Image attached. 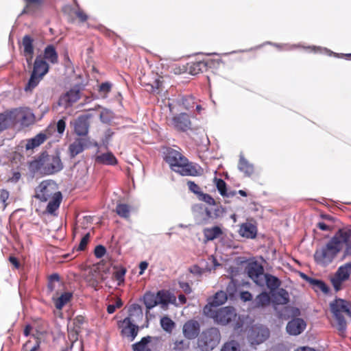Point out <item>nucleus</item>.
I'll return each mask as SVG.
<instances>
[{"label":"nucleus","instance_id":"nucleus-20","mask_svg":"<svg viewBox=\"0 0 351 351\" xmlns=\"http://www.w3.org/2000/svg\"><path fill=\"white\" fill-rule=\"evenodd\" d=\"M272 302L275 304H287L289 301V295L285 289L271 292Z\"/></svg>","mask_w":351,"mask_h":351},{"label":"nucleus","instance_id":"nucleus-59","mask_svg":"<svg viewBox=\"0 0 351 351\" xmlns=\"http://www.w3.org/2000/svg\"><path fill=\"white\" fill-rule=\"evenodd\" d=\"M240 298L243 302L251 301L252 300V295L249 291H241L240 293Z\"/></svg>","mask_w":351,"mask_h":351},{"label":"nucleus","instance_id":"nucleus-35","mask_svg":"<svg viewBox=\"0 0 351 351\" xmlns=\"http://www.w3.org/2000/svg\"><path fill=\"white\" fill-rule=\"evenodd\" d=\"M221 234L222 231L218 226H214L204 230V236L208 241H213L219 237Z\"/></svg>","mask_w":351,"mask_h":351},{"label":"nucleus","instance_id":"nucleus-63","mask_svg":"<svg viewBox=\"0 0 351 351\" xmlns=\"http://www.w3.org/2000/svg\"><path fill=\"white\" fill-rule=\"evenodd\" d=\"M76 16L80 19L82 22H84L87 20L88 16L84 13L83 11L78 10L75 12Z\"/></svg>","mask_w":351,"mask_h":351},{"label":"nucleus","instance_id":"nucleus-8","mask_svg":"<svg viewBox=\"0 0 351 351\" xmlns=\"http://www.w3.org/2000/svg\"><path fill=\"white\" fill-rule=\"evenodd\" d=\"M35 197L41 202H47L60 193L58 191V186L52 180H44L36 187Z\"/></svg>","mask_w":351,"mask_h":351},{"label":"nucleus","instance_id":"nucleus-21","mask_svg":"<svg viewBox=\"0 0 351 351\" xmlns=\"http://www.w3.org/2000/svg\"><path fill=\"white\" fill-rule=\"evenodd\" d=\"M238 169L247 177L252 176L254 171V165L250 163L242 154H240Z\"/></svg>","mask_w":351,"mask_h":351},{"label":"nucleus","instance_id":"nucleus-4","mask_svg":"<svg viewBox=\"0 0 351 351\" xmlns=\"http://www.w3.org/2000/svg\"><path fill=\"white\" fill-rule=\"evenodd\" d=\"M31 167L45 175H52L60 171L64 165L59 155L44 152L31 163Z\"/></svg>","mask_w":351,"mask_h":351},{"label":"nucleus","instance_id":"nucleus-46","mask_svg":"<svg viewBox=\"0 0 351 351\" xmlns=\"http://www.w3.org/2000/svg\"><path fill=\"white\" fill-rule=\"evenodd\" d=\"M130 317L134 315L137 317L143 316V311L141 306L138 304H133L131 305L129 309Z\"/></svg>","mask_w":351,"mask_h":351},{"label":"nucleus","instance_id":"nucleus-40","mask_svg":"<svg viewBox=\"0 0 351 351\" xmlns=\"http://www.w3.org/2000/svg\"><path fill=\"white\" fill-rule=\"evenodd\" d=\"M150 339L151 337L149 336L143 337L140 341L132 345L133 351H145L147 348V345L149 343Z\"/></svg>","mask_w":351,"mask_h":351},{"label":"nucleus","instance_id":"nucleus-24","mask_svg":"<svg viewBox=\"0 0 351 351\" xmlns=\"http://www.w3.org/2000/svg\"><path fill=\"white\" fill-rule=\"evenodd\" d=\"M227 299L228 296L226 293L223 291H219L210 299L206 306H211L213 308H217L219 306L224 304Z\"/></svg>","mask_w":351,"mask_h":351},{"label":"nucleus","instance_id":"nucleus-1","mask_svg":"<svg viewBox=\"0 0 351 351\" xmlns=\"http://www.w3.org/2000/svg\"><path fill=\"white\" fill-rule=\"evenodd\" d=\"M343 245L345 248L341 261L351 257V229L349 228L339 229L324 246L317 249L314 254L315 261L322 266H328L341 250Z\"/></svg>","mask_w":351,"mask_h":351},{"label":"nucleus","instance_id":"nucleus-50","mask_svg":"<svg viewBox=\"0 0 351 351\" xmlns=\"http://www.w3.org/2000/svg\"><path fill=\"white\" fill-rule=\"evenodd\" d=\"M126 273V269L123 267L120 268L117 271H116L114 274V276L117 280L119 281L118 285H120L121 283L124 282V276Z\"/></svg>","mask_w":351,"mask_h":351},{"label":"nucleus","instance_id":"nucleus-61","mask_svg":"<svg viewBox=\"0 0 351 351\" xmlns=\"http://www.w3.org/2000/svg\"><path fill=\"white\" fill-rule=\"evenodd\" d=\"M313 51L315 52V53H317V52H319V53H323V52H326L327 53H328L329 55H331L332 53H334L332 51L327 49L326 48H322V47H311Z\"/></svg>","mask_w":351,"mask_h":351},{"label":"nucleus","instance_id":"nucleus-53","mask_svg":"<svg viewBox=\"0 0 351 351\" xmlns=\"http://www.w3.org/2000/svg\"><path fill=\"white\" fill-rule=\"evenodd\" d=\"M206 215L209 218H216L219 216L221 210L219 208H206Z\"/></svg>","mask_w":351,"mask_h":351},{"label":"nucleus","instance_id":"nucleus-42","mask_svg":"<svg viewBox=\"0 0 351 351\" xmlns=\"http://www.w3.org/2000/svg\"><path fill=\"white\" fill-rule=\"evenodd\" d=\"M182 104L186 110L194 108L196 104L195 99L191 95L184 96L182 98Z\"/></svg>","mask_w":351,"mask_h":351},{"label":"nucleus","instance_id":"nucleus-14","mask_svg":"<svg viewBox=\"0 0 351 351\" xmlns=\"http://www.w3.org/2000/svg\"><path fill=\"white\" fill-rule=\"evenodd\" d=\"M306 328V322L302 318L295 317L288 322L286 331L289 335L298 336Z\"/></svg>","mask_w":351,"mask_h":351},{"label":"nucleus","instance_id":"nucleus-18","mask_svg":"<svg viewBox=\"0 0 351 351\" xmlns=\"http://www.w3.org/2000/svg\"><path fill=\"white\" fill-rule=\"evenodd\" d=\"M172 125L178 130L186 131L191 127V121L187 114L180 113L173 117Z\"/></svg>","mask_w":351,"mask_h":351},{"label":"nucleus","instance_id":"nucleus-10","mask_svg":"<svg viewBox=\"0 0 351 351\" xmlns=\"http://www.w3.org/2000/svg\"><path fill=\"white\" fill-rule=\"evenodd\" d=\"M269 337V329L262 325L253 326L248 332V340L252 345L264 342Z\"/></svg>","mask_w":351,"mask_h":351},{"label":"nucleus","instance_id":"nucleus-15","mask_svg":"<svg viewBox=\"0 0 351 351\" xmlns=\"http://www.w3.org/2000/svg\"><path fill=\"white\" fill-rule=\"evenodd\" d=\"M80 98V92L78 87H73L64 93L59 99L58 104L64 108L72 106Z\"/></svg>","mask_w":351,"mask_h":351},{"label":"nucleus","instance_id":"nucleus-12","mask_svg":"<svg viewBox=\"0 0 351 351\" xmlns=\"http://www.w3.org/2000/svg\"><path fill=\"white\" fill-rule=\"evenodd\" d=\"M92 145V142L89 138H77L70 144L69 147V152L71 158H74L77 155L82 153L85 149L88 148ZM93 145L99 147L97 142H94Z\"/></svg>","mask_w":351,"mask_h":351},{"label":"nucleus","instance_id":"nucleus-56","mask_svg":"<svg viewBox=\"0 0 351 351\" xmlns=\"http://www.w3.org/2000/svg\"><path fill=\"white\" fill-rule=\"evenodd\" d=\"M269 44L273 45H274L275 47H276L278 48L282 47L283 49H285V50H292V49H295L297 47H300V45H290L289 44L279 45V44L271 43H269Z\"/></svg>","mask_w":351,"mask_h":351},{"label":"nucleus","instance_id":"nucleus-16","mask_svg":"<svg viewBox=\"0 0 351 351\" xmlns=\"http://www.w3.org/2000/svg\"><path fill=\"white\" fill-rule=\"evenodd\" d=\"M200 325L194 319L187 321L183 326L182 333L189 340L195 339L199 334Z\"/></svg>","mask_w":351,"mask_h":351},{"label":"nucleus","instance_id":"nucleus-51","mask_svg":"<svg viewBox=\"0 0 351 351\" xmlns=\"http://www.w3.org/2000/svg\"><path fill=\"white\" fill-rule=\"evenodd\" d=\"M90 233L86 234L82 239H81V241L77 248V251H83L85 250L89 239H90Z\"/></svg>","mask_w":351,"mask_h":351},{"label":"nucleus","instance_id":"nucleus-54","mask_svg":"<svg viewBox=\"0 0 351 351\" xmlns=\"http://www.w3.org/2000/svg\"><path fill=\"white\" fill-rule=\"evenodd\" d=\"M188 187L191 191L193 193L199 195L202 191H200V189L197 184H196L194 182L189 181L187 182Z\"/></svg>","mask_w":351,"mask_h":351},{"label":"nucleus","instance_id":"nucleus-62","mask_svg":"<svg viewBox=\"0 0 351 351\" xmlns=\"http://www.w3.org/2000/svg\"><path fill=\"white\" fill-rule=\"evenodd\" d=\"M161 85V82L159 80H156L154 84L151 85V90L153 93H158V90Z\"/></svg>","mask_w":351,"mask_h":351},{"label":"nucleus","instance_id":"nucleus-43","mask_svg":"<svg viewBox=\"0 0 351 351\" xmlns=\"http://www.w3.org/2000/svg\"><path fill=\"white\" fill-rule=\"evenodd\" d=\"M221 351H240V345L236 341H230L224 343Z\"/></svg>","mask_w":351,"mask_h":351},{"label":"nucleus","instance_id":"nucleus-26","mask_svg":"<svg viewBox=\"0 0 351 351\" xmlns=\"http://www.w3.org/2000/svg\"><path fill=\"white\" fill-rule=\"evenodd\" d=\"M95 160L97 162L106 165H114L117 163V160L115 156L111 152H107L98 155L96 156Z\"/></svg>","mask_w":351,"mask_h":351},{"label":"nucleus","instance_id":"nucleus-28","mask_svg":"<svg viewBox=\"0 0 351 351\" xmlns=\"http://www.w3.org/2000/svg\"><path fill=\"white\" fill-rule=\"evenodd\" d=\"M43 58L51 64H56L58 62V56L53 45H49L45 47L44 50V58Z\"/></svg>","mask_w":351,"mask_h":351},{"label":"nucleus","instance_id":"nucleus-30","mask_svg":"<svg viewBox=\"0 0 351 351\" xmlns=\"http://www.w3.org/2000/svg\"><path fill=\"white\" fill-rule=\"evenodd\" d=\"M302 277L315 288L321 290L324 293H328L329 292L328 287L322 280L308 277L305 274H302Z\"/></svg>","mask_w":351,"mask_h":351},{"label":"nucleus","instance_id":"nucleus-3","mask_svg":"<svg viewBox=\"0 0 351 351\" xmlns=\"http://www.w3.org/2000/svg\"><path fill=\"white\" fill-rule=\"evenodd\" d=\"M204 314L214 319L215 322L226 325L232 323L234 328L238 330L243 326V321L237 316L235 309L231 306L219 308H213L211 306H205L203 309Z\"/></svg>","mask_w":351,"mask_h":351},{"label":"nucleus","instance_id":"nucleus-25","mask_svg":"<svg viewBox=\"0 0 351 351\" xmlns=\"http://www.w3.org/2000/svg\"><path fill=\"white\" fill-rule=\"evenodd\" d=\"M271 300L269 294L263 291L256 297L253 302L254 306L256 308H264L270 304Z\"/></svg>","mask_w":351,"mask_h":351},{"label":"nucleus","instance_id":"nucleus-5","mask_svg":"<svg viewBox=\"0 0 351 351\" xmlns=\"http://www.w3.org/2000/svg\"><path fill=\"white\" fill-rule=\"evenodd\" d=\"M330 308L337 321V329L340 333H343L346 330L347 323L342 313H345L351 317V303L347 300L338 298L330 302Z\"/></svg>","mask_w":351,"mask_h":351},{"label":"nucleus","instance_id":"nucleus-37","mask_svg":"<svg viewBox=\"0 0 351 351\" xmlns=\"http://www.w3.org/2000/svg\"><path fill=\"white\" fill-rule=\"evenodd\" d=\"M189 339H178L173 343V350L175 351H186L189 348Z\"/></svg>","mask_w":351,"mask_h":351},{"label":"nucleus","instance_id":"nucleus-34","mask_svg":"<svg viewBox=\"0 0 351 351\" xmlns=\"http://www.w3.org/2000/svg\"><path fill=\"white\" fill-rule=\"evenodd\" d=\"M71 298L72 293L70 292H64L61 294V295L55 300L56 308L58 310H61L63 306L70 301Z\"/></svg>","mask_w":351,"mask_h":351},{"label":"nucleus","instance_id":"nucleus-39","mask_svg":"<svg viewBox=\"0 0 351 351\" xmlns=\"http://www.w3.org/2000/svg\"><path fill=\"white\" fill-rule=\"evenodd\" d=\"M160 326L167 332H171L175 327V323L169 317L165 316L160 319Z\"/></svg>","mask_w":351,"mask_h":351},{"label":"nucleus","instance_id":"nucleus-13","mask_svg":"<svg viewBox=\"0 0 351 351\" xmlns=\"http://www.w3.org/2000/svg\"><path fill=\"white\" fill-rule=\"evenodd\" d=\"M248 276L258 286L263 287L264 269L261 265L254 261L247 264L245 268Z\"/></svg>","mask_w":351,"mask_h":351},{"label":"nucleus","instance_id":"nucleus-27","mask_svg":"<svg viewBox=\"0 0 351 351\" xmlns=\"http://www.w3.org/2000/svg\"><path fill=\"white\" fill-rule=\"evenodd\" d=\"M33 339H29L23 345L22 351H38L40 345V339L34 334L31 335Z\"/></svg>","mask_w":351,"mask_h":351},{"label":"nucleus","instance_id":"nucleus-19","mask_svg":"<svg viewBox=\"0 0 351 351\" xmlns=\"http://www.w3.org/2000/svg\"><path fill=\"white\" fill-rule=\"evenodd\" d=\"M89 115L80 116L74 123V130L78 136H86L88 132L89 124L88 119Z\"/></svg>","mask_w":351,"mask_h":351},{"label":"nucleus","instance_id":"nucleus-22","mask_svg":"<svg viewBox=\"0 0 351 351\" xmlns=\"http://www.w3.org/2000/svg\"><path fill=\"white\" fill-rule=\"evenodd\" d=\"M263 286L267 285L271 292L276 290L280 286L281 282L278 278L269 274H265L263 278Z\"/></svg>","mask_w":351,"mask_h":351},{"label":"nucleus","instance_id":"nucleus-57","mask_svg":"<svg viewBox=\"0 0 351 351\" xmlns=\"http://www.w3.org/2000/svg\"><path fill=\"white\" fill-rule=\"evenodd\" d=\"M9 192L7 190H1L0 192V200L3 204L4 207L6 206V201L9 198Z\"/></svg>","mask_w":351,"mask_h":351},{"label":"nucleus","instance_id":"nucleus-60","mask_svg":"<svg viewBox=\"0 0 351 351\" xmlns=\"http://www.w3.org/2000/svg\"><path fill=\"white\" fill-rule=\"evenodd\" d=\"M179 287L186 293H190L191 292V289L188 282H180Z\"/></svg>","mask_w":351,"mask_h":351},{"label":"nucleus","instance_id":"nucleus-48","mask_svg":"<svg viewBox=\"0 0 351 351\" xmlns=\"http://www.w3.org/2000/svg\"><path fill=\"white\" fill-rule=\"evenodd\" d=\"M216 181V186L219 192V193L223 196L224 195H226V191H227V186L226 183L222 180V179H217L215 178Z\"/></svg>","mask_w":351,"mask_h":351},{"label":"nucleus","instance_id":"nucleus-9","mask_svg":"<svg viewBox=\"0 0 351 351\" xmlns=\"http://www.w3.org/2000/svg\"><path fill=\"white\" fill-rule=\"evenodd\" d=\"M351 274V262L340 266L331 278V283L336 291L341 289L342 283L348 280Z\"/></svg>","mask_w":351,"mask_h":351},{"label":"nucleus","instance_id":"nucleus-2","mask_svg":"<svg viewBox=\"0 0 351 351\" xmlns=\"http://www.w3.org/2000/svg\"><path fill=\"white\" fill-rule=\"evenodd\" d=\"M164 160L170 169L183 176H196L200 174L201 167L189 162L180 152L171 147H165L163 151Z\"/></svg>","mask_w":351,"mask_h":351},{"label":"nucleus","instance_id":"nucleus-17","mask_svg":"<svg viewBox=\"0 0 351 351\" xmlns=\"http://www.w3.org/2000/svg\"><path fill=\"white\" fill-rule=\"evenodd\" d=\"M138 326L134 324V321L131 317H125L122 321V335L130 337L131 341H133L138 335Z\"/></svg>","mask_w":351,"mask_h":351},{"label":"nucleus","instance_id":"nucleus-44","mask_svg":"<svg viewBox=\"0 0 351 351\" xmlns=\"http://www.w3.org/2000/svg\"><path fill=\"white\" fill-rule=\"evenodd\" d=\"M113 117V113L108 109H103L99 115L100 121L104 123H109Z\"/></svg>","mask_w":351,"mask_h":351},{"label":"nucleus","instance_id":"nucleus-36","mask_svg":"<svg viewBox=\"0 0 351 351\" xmlns=\"http://www.w3.org/2000/svg\"><path fill=\"white\" fill-rule=\"evenodd\" d=\"M157 298L154 293L151 292L146 293L143 296V302L148 310H150L158 305Z\"/></svg>","mask_w":351,"mask_h":351},{"label":"nucleus","instance_id":"nucleus-23","mask_svg":"<svg viewBox=\"0 0 351 351\" xmlns=\"http://www.w3.org/2000/svg\"><path fill=\"white\" fill-rule=\"evenodd\" d=\"M239 234L243 237L254 239L256 235V228L252 223H243L239 229Z\"/></svg>","mask_w":351,"mask_h":351},{"label":"nucleus","instance_id":"nucleus-32","mask_svg":"<svg viewBox=\"0 0 351 351\" xmlns=\"http://www.w3.org/2000/svg\"><path fill=\"white\" fill-rule=\"evenodd\" d=\"M10 121L14 122L12 110L3 113H0V131L5 130Z\"/></svg>","mask_w":351,"mask_h":351},{"label":"nucleus","instance_id":"nucleus-38","mask_svg":"<svg viewBox=\"0 0 351 351\" xmlns=\"http://www.w3.org/2000/svg\"><path fill=\"white\" fill-rule=\"evenodd\" d=\"M207 69V63L204 61H199L193 63L189 67V73L192 75H196L199 72H203Z\"/></svg>","mask_w":351,"mask_h":351},{"label":"nucleus","instance_id":"nucleus-7","mask_svg":"<svg viewBox=\"0 0 351 351\" xmlns=\"http://www.w3.org/2000/svg\"><path fill=\"white\" fill-rule=\"evenodd\" d=\"M49 66L47 61L41 56H36L33 64L32 72L25 88V90H31L36 87L43 77L49 72Z\"/></svg>","mask_w":351,"mask_h":351},{"label":"nucleus","instance_id":"nucleus-33","mask_svg":"<svg viewBox=\"0 0 351 351\" xmlns=\"http://www.w3.org/2000/svg\"><path fill=\"white\" fill-rule=\"evenodd\" d=\"M34 40L29 35H25L22 40L24 54H34Z\"/></svg>","mask_w":351,"mask_h":351},{"label":"nucleus","instance_id":"nucleus-64","mask_svg":"<svg viewBox=\"0 0 351 351\" xmlns=\"http://www.w3.org/2000/svg\"><path fill=\"white\" fill-rule=\"evenodd\" d=\"M111 88V84L108 82L102 83L100 85V90L103 92H109Z\"/></svg>","mask_w":351,"mask_h":351},{"label":"nucleus","instance_id":"nucleus-11","mask_svg":"<svg viewBox=\"0 0 351 351\" xmlns=\"http://www.w3.org/2000/svg\"><path fill=\"white\" fill-rule=\"evenodd\" d=\"M13 121H19L23 126H29L34 123L35 117L28 108H18L12 110Z\"/></svg>","mask_w":351,"mask_h":351},{"label":"nucleus","instance_id":"nucleus-41","mask_svg":"<svg viewBox=\"0 0 351 351\" xmlns=\"http://www.w3.org/2000/svg\"><path fill=\"white\" fill-rule=\"evenodd\" d=\"M116 213L121 217L128 218L130 213V207L125 204H119L116 207Z\"/></svg>","mask_w":351,"mask_h":351},{"label":"nucleus","instance_id":"nucleus-49","mask_svg":"<svg viewBox=\"0 0 351 351\" xmlns=\"http://www.w3.org/2000/svg\"><path fill=\"white\" fill-rule=\"evenodd\" d=\"M199 199L201 201H203L210 206H215V199L208 194L201 193L199 195Z\"/></svg>","mask_w":351,"mask_h":351},{"label":"nucleus","instance_id":"nucleus-29","mask_svg":"<svg viewBox=\"0 0 351 351\" xmlns=\"http://www.w3.org/2000/svg\"><path fill=\"white\" fill-rule=\"evenodd\" d=\"M45 140L46 135L43 133H40L35 136L34 138H32L27 141L25 145V149L27 150L33 149L43 143Z\"/></svg>","mask_w":351,"mask_h":351},{"label":"nucleus","instance_id":"nucleus-31","mask_svg":"<svg viewBox=\"0 0 351 351\" xmlns=\"http://www.w3.org/2000/svg\"><path fill=\"white\" fill-rule=\"evenodd\" d=\"M62 199V196L61 193H57L56 196L50 199L47 206V212L50 214H53L59 208Z\"/></svg>","mask_w":351,"mask_h":351},{"label":"nucleus","instance_id":"nucleus-58","mask_svg":"<svg viewBox=\"0 0 351 351\" xmlns=\"http://www.w3.org/2000/svg\"><path fill=\"white\" fill-rule=\"evenodd\" d=\"M66 127V123L64 119H60L56 123L57 131L59 134H63Z\"/></svg>","mask_w":351,"mask_h":351},{"label":"nucleus","instance_id":"nucleus-45","mask_svg":"<svg viewBox=\"0 0 351 351\" xmlns=\"http://www.w3.org/2000/svg\"><path fill=\"white\" fill-rule=\"evenodd\" d=\"M86 280L90 285L93 287L97 286L99 282V274L96 270L90 271L86 276Z\"/></svg>","mask_w":351,"mask_h":351},{"label":"nucleus","instance_id":"nucleus-47","mask_svg":"<svg viewBox=\"0 0 351 351\" xmlns=\"http://www.w3.org/2000/svg\"><path fill=\"white\" fill-rule=\"evenodd\" d=\"M155 296L156 298H157L156 302H158V304L167 305L169 299L168 296L164 291H158Z\"/></svg>","mask_w":351,"mask_h":351},{"label":"nucleus","instance_id":"nucleus-6","mask_svg":"<svg viewBox=\"0 0 351 351\" xmlns=\"http://www.w3.org/2000/svg\"><path fill=\"white\" fill-rule=\"evenodd\" d=\"M221 334L218 328H208L199 335L197 339V347L201 351H212L219 343Z\"/></svg>","mask_w":351,"mask_h":351},{"label":"nucleus","instance_id":"nucleus-55","mask_svg":"<svg viewBox=\"0 0 351 351\" xmlns=\"http://www.w3.org/2000/svg\"><path fill=\"white\" fill-rule=\"evenodd\" d=\"M114 132L111 129H108L104 134V137L102 139L103 144L107 146L111 137L113 136Z\"/></svg>","mask_w":351,"mask_h":351},{"label":"nucleus","instance_id":"nucleus-52","mask_svg":"<svg viewBox=\"0 0 351 351\" xmlns=\"http://www.w3.org/2000/svg\"><path fill=\"white\" fill-rule=\"evenodd\" d=\"M106 252V247L101 245H97L95 248L94 254L97 258H102Z\"/></svg>","mask_w":351,"mask_h":351}]
</instances>
